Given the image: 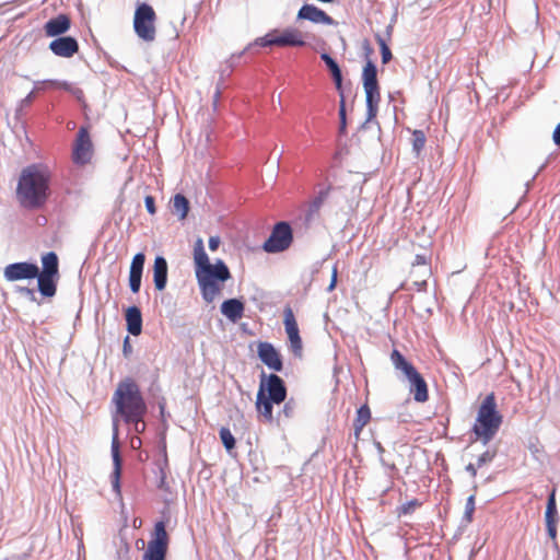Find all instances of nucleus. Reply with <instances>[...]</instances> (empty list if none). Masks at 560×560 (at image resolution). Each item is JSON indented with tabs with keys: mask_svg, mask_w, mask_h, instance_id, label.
<instances>
[{
	"mask_svg": "<svg viewBox=\"0 0 560 560\" xmlns=\"http://www.w3.org/2000/svg\"><path fill=\"white\" fill-rule=\"evenodd\" d=\"M254 49H247V46L240 52L237 54H233L226 61H225V65L228 66L229 68V72H228V75H230L232 73V71L234 70V68L237 66V61L238 59L244 56L246 52H253Z\"/></svg>",
	"mask_w": 560,
	"mask_h": 560,
	"instance_id": "a19ab883",
	"label": "nucleus"
},
{
	"mask_svg": "<svg viewBox=\"0 0 560 560\" xmlns=\"http://www.w3.org/2000/svg\"><path fill=\"white\" fill-rule=\"evenodd\" d=\"M380 463L381 465L388 470L387 475L389 477H392L394 474H396L398 471L396 465L394 463H388L385 458H384V455L380 456Z\"/></svg>",
	"mask_w": 560,
	"mask_h": 560,
	"instance_id": "49530a36",
	"label": "nucleus"
},
{
	"mask_svg": "<svg viewBox=\"0 0 560 560\" xmlns=\"http://www.w3.org/2000/svg\"><path fill=\"white\" fill-rule=\"evenodd\" d=\"M264 394L265 397L280 405L287 399L288 390L284 381L276 373L266 374L264 371L260 374V382L258 392Z\"/></svg>",
	"mask_w": 560,
	"mask_h": 560,
	"instance_id": "1a4fd4ad",
	"label": "nucleus"
},
{
	"mask_svg": "<svg viewBox=\"0 0 560 560\" xmlns=\"http://www.w3.org/2000/svg\"><path fill=\"white\" fill-rule=\"evenodd\" d=\"M362 85L365 95H381L377 80V67L372 59L366 60L363 67Z\"/></svg>",
	"mask_w": 560,
	"mask_h": 560,
	"instance_id": "f3484780",
	"label": "nucleus"
},
{
	"mask_svg": "<svg viewBox=\"0 0 560 560\" xmlns=\"http://www.w3.org/2000/svg\"><path fill=\"white\" fill-rule=\"evenodd\" d=\"M306 42L303 39L302 34L294 27H287L281 33L278 30H272L266 35L256 38L247 45V49H255L257 47H304Z\"/></svg>",
	"mask_w": 560,
	"mask_h": 560,
	"instance_id": "423d86ee",
	"label": "nucleus"
},
{
	"mask_svg": "<svg viewBox=\"0 0 560 560\" xmlns=\"http://www.w3.org/2000/svg\"><path fill=\"white\" fill-rule=\"evenodd\" d=\"M167 550L148 545L147 550L142 556V560H166Z\"/></svg>",
	"mask_w": 560,
	"mask_h": 560,
	"instance_id": "473e14b6",
	"label": "nucleus"
},
{
	"mask_svg": "<svg viewBox=\"0 0 560 560\" xmlns=\"http://www.w3.org/2000/svg\"><path fill=\"white\" fill-rule=\"evenodd\" d=\"M168 521L170 516L166 512H163L162 518L154 523V527L151 533V539L149 540L148 545L168 550L170 535L166 530Z\"/></svg>",
	"mask_w": 560,
	"mask_h": 560,
	"instance_id": "a211bd4d",
	"label": "nucleus"
},
{
	"mask_svg": "<svg viewBox=\"0 0 560 560\" xmlns=\"http://www.w3.org/2000/svg\"><path fill=\"white\" fill-rule=\"evenodd\" d=\"M475 512V494H471L467 498L466 504H465V512L463 515V522L466 524L470 523L472 521Z\"/></svg>",
	"mask_w": 560,
	"mask_h": 560,
	"instance_id": "58836bf2",
	"label": "nucleus"
},
{
	"mask_svg": "<svg viewBox=\"0 0 560 560\" xmlns=\"http://www.w3.org/2000/svg\"><path fill=\"white\" fill-rule=\"evenodd\" d=\"M125 320L127 331L130 335L139 336L142 332V313L137 305H131L126 308Z\"/></svg>",
	"mask_w": 560,
	"mask_h": 560,
	"instance_id": "b1692460",
	"label": "nucleus"
},
{
	"mask_svg": "<svg viewBox=\"0 0 560 560\" xmlns=\"http://www.w3.org/2000/svg\"><path fill=\"white\" fill-rule=\"evenodd\" d=\"M375 39L380 46V49H382L383 47H388L386 40L383 38V36L381 34H375Z\"/></svg>",
	"mask_w": 560,
	"mask_h": 560,
	"instance_id": "e2e57ef3",
	"label": "nucleus"
},
{
	"mask_svg": "<svg viewBox=\"0 0 560 560\" xmlns=\"http://www.w3.org/2000/svg\"><path fill=\"white\" fill-rule=\"evenodd\" d=\"M173 208L174 212L178 214V219L184 220L189 212L190 202L185 195L178 192L173 197Z\"/></svg>",
	"mask_w": 560,
	"mask_h": 560,
	"instance_id": "7c9ffc66",
	"label": "nucleus"
},
{
	"mask_svg": "<svg viewBox=\"0 0 560 560\" xmlns=\"http://www.w3.org/2000/svg\"><path fill=\"white\" fill-rule=\"evenodd\" d=\"M275 404H276L275 401H271L269 398L265 397L264 394L257 393L256 409L269 422H271L273 420V405Z\"/></svg>",
	"mask_w": 560,
	"mask_h": 560,
	"instance_id": "c85d7f7f",
	"label": "nucleus"
},
{
	"mask_svg": "<svg viewBox=\"0 0 560 560\" xmlns=\"http://www.w3.org/2000/svg\"><path fill=\"white\" fill-rule=\"evenodd\" d=\"M284 405H283V408L282 410L278 413V419H281L282 417L289 419L291 417H293L294 412H295V408H296V402L293 398L283 401Z\"/></svg>",
	"mask_w": 560,
	"mask_h": 560,
	"instance_id": "ea45409f",
	"label": "nucleus"
},
{
	"mask_svg": "<svg viewBox=\"0 0 560 560\" xmlns=\"http://www.w3.org/2000/svg\"><path fill=\"white\" fill-rule=\"evenodd\" d=\"M220 243H221V240L219 236H210L209 242H208L209 249L212 252L217 250L220 246Z\"/></svg>",
	"mask_w": 560,
	"mask_h": 560,
	"instance_id": "864d4df0",
	"label": "nucleus"
},
{
	"mask_svg": "<svg viewBox=\"0 0 560 560\" xmlns=\"http://www.w3.org/2000/svg\"><path fill=\"white\" fill-rule=\"evenodd\" d=\"M362 48H363V51H364V56H365V61L371 59L370 56L373 54V48L370 44V42L368 39H364L363 43H362Z\"/></svg>",
	"mask_w": 560,
	"mask_h": 560,
	"instance_id": "3c124183",
	"label": "nucleus"
},
{
	"mask_svg": "<svg viewBox=\"0 0 560 560\" xmlns=\"http://www.w3.org/2000/svg\"><path fill=\"white\" fill-rule=\"evenodd\" d=\"M380 101H381V95H365L366 120L362 125V127H364V125L366 122H369L370 120H372L376 117Z\"/></svg>",
	"mask_w": 560,
	"mask_h": 560,
	"instance_id": "2f4dec72",
	"label": "nucleus"
},
{
	"mask_svg": "<svg viewBox=\"0 0 560 560\" xmlns=\"http://www.w3.org/2000/svg\"><path fill=\"white\" fill-rule=\"evenodd\" d=\"M373 444H374V446H375V448H376V451H377L378 456L384 455V453H385V448H384V446L382 445V443H381L380 441H376V440H375V441L373 442Z\"/></svg>",
	"mask_w": 560,
	"mask_h": 560,
	"instance_id": "0e129e2a",
	"label": "nucleus"
},
{
	"mask_svg": "<svg viewBox=\"0 0 560 560\" xmlns=\"http://www.w3.org/2000/svg\"><path fill=\"white\" fill-rule=\"evenodd\" d=\"M557 524L558 523L546 524L547 534L552 540L557 538Z\"/></svg>",
	"mask_w": 560,
	"mask_h": 560,
	"instance_id": "603ef678",
	"label": "nucleus"
},
{
	"mask_svg": "<svg viewBox=\"0 0 560 560\" xmlns=\"http://www.w3.org/2000/svg\"><path fill=\"white\" fill-rule=\"evenodd\" d=\"M35 100V90H32L22 101H21V107L30 106L33 101Z\"/></svg>",
	"mask_w": 560,
	"mask_h": 560,
	"instance_id": "5fc2aeb1",
	"label": "nucleus"
},
{
	"mask_svg": "<svg viewBox=\"0 0 560 560\" xmlns=\"http://www.w3.org/2000/svg\"><path fill=\"white\" fill-rule=\"evenodd\" d=\"M337 278H338V272H337V268L334 267L332 269V273H331V279H330V283L329 285L327 287V291L328 292H331L336 285H337Z\"/></svg>",
	"mask_w": 560,
	"mask_h": 560,
	"instance_id": "4d7b16f0",
	"label": "nucleus"
},
{
	"mask_svg": "<svg viewBox=\"0 0 560 560\" xmlns=\"http://www.w3.org/2000/svg\"><path fill=\"white\" fill-rule=\"evenodd\" d=\"M296 21H308L313 24L337 25L338 22L324 10L312 3H304L298 11Z\"/></svg>",
	"mask_w": 560,
	"mask_h": 560,
	"instance_id": "4468645a",
	"label": "nucleus"
},
{
	"mask_svg": "<svg viewBox=\"0 0 560 560\" xmlns=\"http://www.w3.org/2000/svg\"><path fill=\"white\" fill-rule=\"evenodd\" d=\"M340 104H339V133L346 135L347 132V113H346V101L345 95L340 96Z\"/></svg>",
	"mask_w": 560,
	"mask_h": 560,
	"instance_id": "4c0bfd02",
	"label": "nucleus"
},
{
	"mask_svg": "<svg viewBox=\"0 0 560 560\" xmlns=\"http://www.w3.org/2000/svg\"><path fill=\"white\" fill-rule=\"evenodd\" d=\"M220 311L230 322L237 323L244 316L245 304L241 299H228L222 302Z\"/></svg>",
	"mask_w": 560,
	"mask_h": 560,
	"instance_id": "4be33fe9",
	"label": "nucleus"
},
{
	"mask_svg": "<svg viewBox=\"0 0 560 560\" xmlns=\"http://www.w3.org/2000/svg\"><path fill=\"white\" fill-rule=\"evenodd\" d=\"M390 360L394 365V368L397 371H400L404 375V378L407 380L416 373L418 370L415 368V365L409 362L405 355L397 349H394L390 354Z\"/></svg>",
	"mask_w": 560,
	"mask_h": 560,
	"instance_id": "bb28decb",
	"label": "nucleus"
},
{
	"mask_svg": "<svg viewBox=\"0 0 560 560\" xmlns=\"http://www.w3.org/2000/svg\"><path fill=\"white\" fill-rule=\"evenodd\" d=\"M293 230L289 222H277L261 248L268 254H279L287 250L293 243Z\"/></svg>",
	"mask_w": 560,
	"mask_h": 560,
	"instance_id": "6e6552de",
	"label": "nucleus"
},
{
	"mask_svg": "<svg viewBox=\"0 0 560 560\" xmlns=\"http://www.w3.org/2000/svg\"><path fill=\"white\" fill-rule=\"evenodd\" d=\"M425 135L422 130H413L412 132V151L418 156L425 144Z\"/></svg>",
	"mask_w": 560,
	"mask_h": 560,
	"instance_id": "c9c22d12",
	"label": "nucleus"
},
{
	"mask_svg": "<svg viewBox=\"0 0 560 560\" xmlns=\"http://www.w3.org/2000/svg\"><path fill=\"white\" fill-rule=\"evenodd\" d=\"M332 190L331 186L320 189L317 195L310 202L308 209L305 213V221L311 223L319 218V210L323 205L327 201L330 191Z\"/></svg>",
	"mask_w": 560,
	"mask_h": 560,
	"instance_id": "5701e85b",
	"label": "nucleus"
},
{
	"mask_svg": "<svg viewBox=\"0 0 560 560\" xmlns=\"http://www.w3.org/2000/svg\"><path fill=\"white\" fill-rule=\"evenodd\" d=\"M110 452H112V458H113V464H114V470L110 475L112 487L116 493H120V474H121L122 459H121V455H120L118 420L115 417H113V436H112Z\"/></svg>",
	"mask_w": 560,
	"mask_h": 560,
	"instance_id": "ddd939ff",
	"label": "nucleus"
},
{
	"mask_svg": "<svg viewBox=\"0 0 560 560\" xmlns=\"http://www.w3.org/2000/svg\"><path fill=\"white\" fill-rule=\"evenodd\" d=\"M320 59L326 65L327 69L329 70L332 81L335 83L336 90L339 92L340 96L343 95V88H342V71L338 62L328 54V52H322Z\"/></svg>",
	"mask_w": 560,
	"mask_h": 560,
	"instance_id": "a878e982",
	"label": "nucleus"
},
{
	"mask_svg": "<svg viewBox=\"0 0 560 560\" xmlns=\"http://www.w3.org/2000/svg\"><path fill=\"white\" fill-rule=\"evenodd\" d=\"M141 281H142L141 275L129 272L128 282H129V289L132 293L136 294L140 291Z\"/></svg>",
	"mask_w": 560,
	"mask_h": 560,
	"instance_id": "37998d69",
	"label": "nucleus"
},
{
	"mask_svg": "<svg viewBox=\"0 0 560 560\" xmlns=\"http://www.w3.org/2000/svg\"><path fill=\"white\" fill-rule=\"evenodd\" d=\"M503 416L498 410L494 393L488 394L480 404L471 432L475 440L487 445L498 433Z\"/></svg>",
	"mask_w": 560,
	"mask_h": 560,
	"instance_id": "20e7f679",
	"label": "nucleus"
},
{
	"mask_svg": "<svg viewBox=\"0 0 560 560\" xmlns=\"http://www.w3.org/2000/svg\"><path fill=\"white\" fill-rule=\"evenodd\" d=\"M228 72H229V68H228V66H226V67H225V69H223V70L221 71L220 81H219V83H218L217 91H215V93H214V95H213L214 104L218 102V100H219V97H220V94H221V90H220V88H221V86H223V84H224V77H229V75H228Z\"/></svg>",
	"mask_w": 560,
	"mask_h": 560,
	"instance_id": "de8ad7c7",
	"label": "nucleus"
},
{
	"mask_svg": "<svg viewBox=\"0 0 560 560\" xmlns=\"http://www.w3.org/2000/svg\"><path fill=\"white\" fill-rule=\"evenodd\" d=\"M132 352V347H131V343H130V338L129 336H126L125 339H124V343H122V353L125 355V358H128Z\"/></svg>",
	"mask_w": 560,
	"mask_h": 560,
	"instance_id": "8fccbe9b",
	"label": "nucleus"
},
{
	"mask_svg": "<svg viewBox=\"0 0 560 560\" xmlns=\"http://www.w3.org/2000/svg\"><path fill=\"white\" fill-rule=\"evenodd\" d=\"M427 264V257L424 255H416L413 265H425Z\"/></svg>",
	"mask_w": 560,
	"mask_h": 560,
	"instance_id": "69168bd1",
	"label": "nucleus"
},
{
	"mask_svg": "<svg viewBox=\"0 0 560 560\" xmlns=\"http://www.w3.org/2000/svg\"><path fill=\"white\" fill-rule=\"evenodd\" d=\"M477 466L472 463H469L468 465H466L465 467V470L471 476V477H476L477 476Z\"/></svg>",
	"mask_w": 560,
	"mask_h": 560,
	"instance_id": "052dcab7",
	"label": "nucleus"
},
{
	"mask_svg": "<svg viewBox=\"0 0 560 560\" xmlns=\"http://www.w3.org/2000/svg\"><path fill=\"white\" fill-rule=\"evenodd\" d=\"M409 392L417 402H425L429 399L428 384L423 376L417 371L409 378Z\"/></svg>",
	"mask_w": 560,
	"mask_h": 560,
	"instance_id": "aec40b11",
	"label": "nucleus"
},
{
	"mask_svg": "<svg viewBox=\"0 0 560 560\" xmlns=\"http://www.w3.org/2000/svg\"><path fill=\"white\" fill-rule=\"evenodd\" d=\"M194 266L201 296L207 303H212L220 294L223 284L231 279V271L222 259L210 262L200 237L194 245Z\"/></svg>",
	"mask_w": 560,
	"mask_h": 560,
	"instance_id": "f257e3e1",
	"label": "nucleus"
},
{
	"mask_svg": "<svg viewBox=\"0 0 560 560\" xmlns=\"http://www.w3.org/2000/svg\"><path fill=\"white\" fill-rule=\"evenodd\" d=\"M48 48L57 57L71 58L79 51V43L75 37L65 35L54 38Z\"/></svg>",
	"mask_w": 560,
	"mask_h": 560,
	"instance_id": "dca6fc26",
	"label": "nucleus"
},
{
	"mask_svg": "<svg viewBox=\"0 0 560 560\" xmlns=\"http://www.w3.org/2000/svg\"><path fill=\"white\" fill-rule=\"evenodd\" d=\"M144 419H140L139 421H130L128 424L133 425V430L137 433H142L145 429V424L143 422Z\"/></svg>",
	"mask_w": 560,
	"mask_h": 560,
	"instance_id": "6e6d98bb",
	"label": "nucleus"
},
{
	"mask_svg": "<svg viewBox=\"0 0 560 560\" xmlns=\"http://www.w3.org/2000/svg\"><path fill=\"white\" fill-rule=\"evenodd\" d=\"M3 277L9 282L37 279L38 266L31 261L12 262L5 266Z\"/></svg>",
	"mask_w": 560,
	"mask_h": 560,
	"instance_id": "f8f14e48",
	"label": "nucleus"
},
{
	"mask_svg": "<svg viewBox=\"0 0 560 560\" xmlns=\"http://www.w3.org/2000/svg\"><path fill=\"white\" fill-rule=\"evenodd\" d=\"M370 419H371L370 407L366 404L360 406L357 410V417L353 421L354 436L357 440L359 439L361 431L368 424Z\"/></svg>",
	"mask_w": 560,
	"mask_h": 560,
	"instance_id": "cd10ccee",
	"label": "nucleus"
},
{
	"mask_svg": "<svg viewBox=\"0 0 560 560\" xmlns=\"http://www.w3.org/2000/svg\"><path fill=\"white\" fill-rule=\"evenodd\" d=\"M93 142L88 126H81L77 132L72 149V161L75 165L84 166L92 160Z\"/></svg>",
	"mask_w": 560,
	"mask_h": 560,
	"instance_id": "9d476101",
	"label": "nucleus"
},
{
	"mask_svg": "<svg viewBox=\"0 0 560 560\" xmlns=\"http://www.w3.org/2000/svg\"><path fill=\"white\" fill-rule=\"evenodd\" d=\"M497 456V450H487L478 458L476 466L481 468L483 465L491 463Z\"/></svg>",
	"mask_w": 560,
	"mask_h": 560,
	"instance_id": "79ce46f5",
	"label": "nucleus"
},
{
	"mask_svg": "<svg viewBox=\"0 0 560 560\" xmlns=\"http://www.w3.org/2000/svg\"><path fill=\"white\" fill-rule=\"evenodd\" d=\"M156 14L152 5L147 2H138L133 15V31L143 42L151 43L155 39Z\"/></svg>",
	"mask_w": 560,
	"mask_h": 560,
	"instance_id": "0eeeda50",
	"label": "nucleus"
},
{
	"mask_svg": "<svg viewBox=\"0 0 560 560\" xmlns=\"http://www.w3.org/2000/svg\"><path fill=\"white\" fill-rule=\"evenodd\" d=\"M159 489H166V474L162 467H160V478L158 482Z\"/></svg>",
	"mask_w": 560,
	"mask_h": 560,
	"instance_id": "13d9d810",
	"label": "nucleus"
},
{
	"mask_svg": "<svg viewBox=\"0 0 560 560\" xmlns=\"http://www.w3.org/2000/svg\"><path fill=\"white\" fill-rule=\"evenodd\" d=\"M381 50V57H382V62L383 65H386L388 63L392 58H393V55H392V50L389 47H383Z\"/></svg>",
	"mask_w": 560,
	"mask_h": 560,
	"instance_id": "09e8293b",
	"label": "nucleus"
},
{
	"mask_svg": "<svg viewBox=\"0 0 560 560\" xmlns=\"http://www.w3.org/2000/svg\"><path fill=\"white\" fill-rule=\"evenodd\" d=\"M375 39L380 46V49H382L383 47H388L386 40L383 38V36L381 34H375Z\"/></svg>",
	"mask_w": 560,
	"mask_h": 560,
	"instance_id": "680f3d73",
	"label": "nucleus"
},
{
	"mask_svg": "<svg viewBox=\"0 0 560 560\" xmlns=\"http://www.w3.org/2000/svg\"><path fill=\"white\" fill-rule=\"evenodd\" d=\"M559 514L557 509L556 489L553 488L547 498L546 511H545V523H558Z\"/></svg>",
	"mask_w": 560,
	"mask_h": 560,
	"instance_id": "c756f323",
	"label": "nucleus"
},
{
	"mask_svg": "<svg viewBox=\"0 0 560 560\" xmlns=\"http://www.w3.org/2000/svg\"><path fill=\"white\" fill-rule=\"evenodd\" d=\"M38 81L34 82L35 83V86H37L39 90H45L47 88H51V89H55L54 86H51L50 84H38L37 83Z\"/></svg>",
	"mask_w": 560,
	"mask_h": 560,
	"instance_id": "338daca9",
	"label": "nucleus"
},
{
	"mask_svg": "<svg viewBox=\"0 0 560 560\" xmlns=\"http://www.w3.org/2000/svg\"><path fill=\"white\" fill-rule=\"evenodd\" d=\"M42 269L38 268L37 290L44 298L56 295L58 281L60 279L59 258L55 252H47L42 255Z\"/></svg>",
	"mask_w": 560,
	"mask_h": 560,
	"instance_id": "39448f33",
	"label": "nucleus"
},
{
	"mask_svg": "<svg viewBox=\"0 0 560 560\" xmlns=\"http://www.w3.org/2000/svg\"><path fill=\"white\" fill-rule=\"evenodd\" d=\"M552 140L557 145H560V122L556 126L553 130Z\"/></svg>",
	"mask_w": 560,
	"mask_h": 560,
	"instance_id": "bf43d9fd",
	"label": "nucleus"
},
{
	"mask_svg": "<svg viewBox=\"0 0 560 560\" xmlns=\"http://www.w3.org/2000/svg\"><path fill=\"white\" fill-rule=\"evenodd\" d=\"M145 255L142 252L137 253L131 260L129 272L143 275Z\"/></svg>",
	"mask_w": 560,
	"mask_h": 560,
	"instance_id": "f704fd0d",
	"label": "nucleus"
},
{
	"mask_svg": "<svg viewBox=\"0 0 560 560\" xmlns=\"http://www.w3.org/2000/svg\"><path fill=\"white\" fill-rule=\"evenodd\" d=\"M112 401L115 404L116 413L125 423L144 419L148 411L140 387L132 378H126L118 383Z\"/></svg>",
	"mask_w": 560,
	"mask_h": 560,
	"instance_id": "7ed1b4c3",
	"label": "nucleus"
},
{
	"mask_svg": "<svg viewBox=\"0 0 560 560\" xmlns=\"http://www.w3.org/2000/svg\"><path fill=\"white\" fill-rule=\"evenodd\" d=\"M38 84H50L55 89L63 90L70 93L81 105L86 106L83 91L68 81L46 79L37 82Z\"/></svg>",
	"mask_w": 560,
	"mask_h": 560,
	"instance_id": "393cba45",
	"label": "nucleus"
},
{
	"mask_svg": "<svg viewBox=\"0 0 560 560\" xmlns=\"http://www.w3.org/2000/svg\"><path fill=\"white\" fill-rule=\"evenodd\" d=\"M421 505H422V502H420L418 499H412L410 501H407L397 508V515L400 517L404 515L412 514L415 512V510Z\"/></svg>",
	"mask_w": 560,
	"mask_h": 560,
	"instance_id": "e433bc0d",
	"label": "nucleus"
},
{
	"mask_svg": "<svg viewBox=\"0 0 560 560\" xmlns=\"http://www.w3.org/2000/svg\"><path fill=\"white\" fill-rule=\"evenodd\" d=\"M552 549H553V551H555L557 555H560V547H559V544L557 542V540H553V542H552Z\"/></svg>",
	"mask_w": 560,
	"mask_h": 560,
	"instance_id": "774afa93",
	"label": "nucleus"
},
{
	"mask_svg": "<svg viewBox=\"0 0 560 560\" xmlns=\"http://www.w3.org/2000/svg\"><path fill=\"white\" fill-rule=\"evenodd\" d=\"M71 27V20L67 14H58L44 24V31L48 37L65 36Z\"/></svg>",
	"mask_w": 560,
	"mask_h": 560,
	"instance_id": "6ab92c4d",
	"label": "nucleus"
},
{
	"mask_svg": "<svg viewBox=\"0 0 560 560\" xmlns=\"http://www.w3.org/2000/svg\"><path fill=\"white\" fill-rule=\"evenodd\" d=\"M258 359L270 370L281 372L283 361L280 352L268 341H260L257 347Z\"/></svg>",
	"mask_w": 560,
	"mask_h": 560,
	"instance_id": "2eb2a0df",
	"label": "nucleus"
},
{
	"mask_svg": "<svg viewBox=\"0 0 560 560\" xmlns=\"http://www.w3.org/2000/svg\"><path fill=\"white\" fill-rule=\"evenodd\" d=\"M144 206H145L147 211L150 214H155L156 213L155 198L153 196L147 195L144 197Z\"/></svg>",
	"mask_w": 560,
	"mask_h": 560,
	"instance_id": "a18cd8bd",
	"label": "nucleus"
},
{
	"mask_svg": "<svg viewBox=\"0 0 560 560\" xmlns=\"http://www.w3.org/2000/svg\"><path fill=\"white\" fill-rule=\"evenodd\" d=\"M219 435L223 446L230 453L235 447L236 444V440L232 434L231 430L226 427H222L219 431Z\"/></svg>",
	"mask_w": 560,
	"mask_h": 560,
	"instance_id": "72a5a7b5",
	"label": "nucleus"
},
{
	"mask_svg": "<svg viewBox=\"0 0 560 560\" xmlns=\"http://www.w3.org/2000/svg\"><path fill=\"white\" fill-rule=\"evenodd\" d=\"M283 317L284 329L288 335L290 349L294 357L302 358V338L300 336L299 325L291 306L288 305L284 307Z\"/></svg>",
	"mask_w": 560,
	"mask_h": 560,
	"instance_id": "9b49d317",
	"label": "nucleus"
},
{
	"mask_svg": "<svg viewBox=\"0 0 560 560\" xmlns=\"http://www.w3.org/2000/svg\"><path fill=\"white\" fill-rule=\"evenodd\" d=\"M50 173L39 164H31L21 171L15 198L20 207L27 211L43 209L51 194Z\"/></svg>",
	"mask_w": 560,
	"mask_h": 560,
	"instance_id": "f03ea898",
	"label": "nucleus"
},
{
	"mask_svg": "<svg viewBox=\"0 0 560 560\" xmlns=\"http://www.w3.org/2000/svg\"><path fill=\"white\" fill-rule=\"evenodd\" d=\"M168 265L164 256L158 255L153 264V283L156 291H163L167 284Z\"/></svg>",
	"mask_w": 560,
	"mask_h": 560,
	"instance_id": "412c9836",
	"label": "nucleus"
},
{
	"mask_svg": "<svg viewBox=\"0 0 560 560\" xmlns=\"http://www.w3.org/2000/svg\"><path fill=\"white\" fill-rule=\"evenodd\" d=\"M14 291L21 295H24L26 296L30 301L32 302H35L36 301V296H35V292L33 289H30L27 287H20V285H16Z\"/></svg>",
	"mask_w": 560,
	"mask_h": 560,
	"instance_id": "c03bdc74",
	"label": "nucleus"
}]
</instances>
